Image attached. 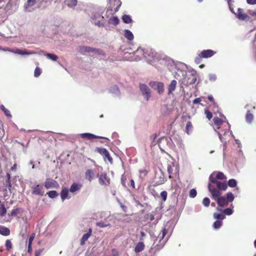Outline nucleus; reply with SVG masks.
<instances>
[{"label":"nucleus","instance_id":"a878e982","mask_svg":"<svg viewBox=\"0 0 256 256\" xmlns=\"http://www.w3.org/2000/svg\"><path fill=\"white\" fill-rule=\"evenodd\" d=\"M193 128L192 124L191 122L188 121L186 122V132L188 134H190Z\"/></svg>","mask_w":256,"mask_h":256},{"label":"nucleus","instance_id":"ea45409f","mask_svg":"<svg viewBox=\"0 0 256 256\" xmlns=\"http://www.w3.org/2000/svg\"><path fill=\"white\" fill-rule=\"evenodd\" d=\"M139 173H140V176L142 178H143L147 175V174L148 173V171L146 169L144 168V169L140 170Z\"/></svg>","mask_w":256,"mask_h":256},{"label":"nucleus","instance_id":"7c9ffc66","mask_svg":"<svg viewBox=\"0 0 256 256\" xmlns=\"http://www.w3.org/2000/svg\"><path fill=\"white\" fill-rule=\"evenodd\" d=\"M6 209L3 204H0V216H4L6 214Z\"/></svg>","mask_w":256,"mask_h":256},{"label":"nucleus","instance_id":"f8f14e48","mask_svg":"<svg viewBox=\"0 0 256 256\" xmlns=\"http://www.w3.org/2000/svg\"><path fill=\"white\" fill-rule=\"evenodd\" d=\"M114 6H112V4H110V6L108 8V10H110L111 11H114V12H117L119 8L121 6V2L119 0H113Z\"/></svg>","mask_w":256,"mask_h":256},{"label":"nucleus","instance_id":"393cba45","mask_svg":"<svg viewBox=\"0 0 256 256\" xmlns=\"http://www.w3.org/2000/svg\"><path fill=\"white\" fill-rule=\"evenodd\" d=\"M0 109L1 110H2L4 114L8 118H11L12 117V114H10V111L8 110L6 108H5V106L2 104L0 106Z\"/></svg>","mask_w":256,"mask_h":256},{"label":"nucleus","instance_id":"bb28decb","mask_svg":"<svg viewBox=\"0 0 256 256\" xmlns=\"http://www.w3.org/2000/svg\"><path fill=\"white\" fill-rule=\"evenodd\" d=\"M168 230L166 228V226H164L162 230V234H160L158 237L160 238V240H162L166 235L168 233Z\"/></svg>","mask_w":256,"mask_h":256},{"label":"nucleus","instance_id":"39448f33","mask_svg":"<svg viewBox=\"0 0 256 256\" xmlns=\"http://www.w3.org/2000/svg\"><path fill=\"white\" fill-rule=\"evenodd\" d=\"M104 16L98 13H94L91 17V22L99 27L103 26H104L103 20Z\"/></svg>","mask_w":256,"mask_h":256},{"label":"nucleus","instance_id":"09e8293b","mask_svg":"<svg viewBox=\"0 0 256 256\" xmlns=\"http://www.w3.org/2000/svg\"><path fill=\"white\" fill-rule=\"evenodd\" d=\"M168 193L166 191H162L160 193V196L163 202H165L167 198Z\"/></svg>","mask_w":256,"mask_h":256},{"label":"nucleus","instance_id":"a19ab883","mask_svg":"<svg viewBox=\"0 0 256 256\" xmlns=\"http://www.w3.org/2000/svg\"><path fill=\"white\" fill-rule=\"evenodd\" d=\"M204 114L206 115V117L208 119L210 120L212 118V114L208 108H205Z\"/></svg>","mask_w":256,"mask_h":256},{"label":"nucleus","instance_id":"0eeeda50","mask_svg":"<svg viewBox=\"0 0 256 256\" xmlns=\"http://www.w3.org/2000/svg\"><path fill=\"white\" fill-rule=\"evenodd\" d=\"M80 52L82 54L86 52H97L98 54H102V50L100 49L95 48L86 46H81L80 47Z\"/></svg>","mask_w":256,"mask_h":256},{"label":"nucleus","instance_id":"4be33fe9","mask_svg":"<svg viewBox=\"0 0 256 256\" xmlns=\"http://www.w3.org/2000/svg\"><path fill=\"white\" fill-rule=\"evenodd\" d=\"M68 190L67 188H65L62 189L60 192V196L62 200L68 198Z\"/></svg>","mask_w":256,"mask_h":256},{"label":"nucleus","instance_id":"20e7f679","mask_svg":"<svg viewBox=\"0 0 256 256\" xmlns=\"http://www.w3.org/2000/svg\"><path fill=\"white\" fill-rule=\"evenodd\" d=\"M216 54V52L215 51L211 50H204L194 58V62L196 64H199L202 62V58H210Z\"/></svg>","mask_w":256,"mask_h":256},{"label":"nucleus","instance_id":"6e6552de","mask_svg":"<svg viewBox=\"0 0 256 256\" xmlns=\"http://www.w3.org/2000/svg\"><path fill=\"white\" fill-rule=\"evenodd\" d=\"M98 182L100 184L108 186L110 184V178L106 173H101L98 175Z\"/></svg>","mask_w":256,"mask_h":256},{"label":"nucleus","instance_id":"69168bd1","mask_svg":"<svg viewBox=\"0 0 256 256\" xmlns=\"http://www.w3.org/2000/svg\"><path fill=\"white\" fill-rule=\"evenodd\" d=\"M172 170V168L171 166H168V174H170V176H169L170 178H171V177H172L171 176Z\"/></svg>","mask_w":256,"mask_h":256},{"label":"nucleus","instance_id":"4d7b16f0","mask_svg":"<svg viewBox=\"0 0 256 256\" xmlns=\"http://www.w3.org/2000/svg\"><path fill=\"white\" fill-rule=\"evenodd\" d=\"M6 176V178H7V180H6V182L10 186H11V184H10V174L9 173H7Z\"/></svg>","mask_w":256,"mask_h":256},{"label":"nucleus","instance_id":"f704fd0d","mask_svg":"<svg viewBox=\"0 0 256 256\" xmlns=\"http://www.w3.org/2000/svg\"><path fill=\"white\" fill-rule=\"evenodd\" d=\"M237 182L236 180L234 179H230L228 181V183L227 184V186L228 185L231 188H234L236 186Z\"/></svg>","mask_w":256,"mask_h":256},{"label":"nucleus","instance_id":"338daca9","mask_svg":"<svg viewBox=\"0 0 256 256\" xmlns=\"http://www.w3.org/2000/svg\"><path fill=\"white\" fill-rule=\"evenodd\" d=\"M120 206L122 208L124 212H127V207L126 206L122 204L121 203Z\"/></svg>","mask_w":256,"mask_h":256},{"label":"nucleus","instance_id":"5701e85b","mask_svg":"<svg viewBox=\"0 0 256 256\" xmlns=\"http://www.w3.org/2000/svg\"><path fill=\"white\" fill-rule=\"evenodd\" d=\"M119 22L120 20L117 16H112L108 20L109 24H112L114 26H117L119 24Z\"/></svg>","mask_w":256,"mask_h":256},{"label":"nucleus","instance_id":"2f4dec72","mask_svg":"<svg viewBox=\"0 0 256 256\" xmlns=\"http://www.w3.org/2000/svg\"><path fill=\"white\" fill-rule=\"evenodd\" d=\"M21 211V209L19 208H16L15 209H14L12 210L10 213H9L8 215L10 216H17L18 214L20 213Z\"/></svg>","mask_w":256,"mask_h":256},{"label":"nucleus","instance_id":"c85d7f7f","mask_svg":"<svg viewBox=\"0 0 256 256\" xmlns=\"http://www.w3.org/2000/svg\"><path fill=\"white\" fill-rule=\"evenodd\" d=\"M254 118L253 114L250 112V110H248L246 112V119L247 122L250 123Z\"/></svg>","mask_w":256,"mask_h":256},{"label":"nucleus","instance_id":"49530a36","mask_svg":"<svg viewBox=\"0 0 256 256\" xmlns=\"http://www.w3.org/2000/svg\"><path fill=\"white\" fill-rule=\"evenodd\" d=\"M196 194H197V192L195 189L192 188L190 190L189 196L190 198H194L196 196Z\"/></svg>","mask_w":256,"mask_h":256},{"label":"nucleus","instance_id":"a211bd4d","mask_svg":"<svg viewBox=\"0 0 256 256\" xmlns=\"http://www.w3.org/2000/svg\"><path fill=\"white\" fill-rule=\"evenodd\" d=\"M177 82L176 80H172L168 86V94H172L176 90Z\"/></svg>","mask_w":256,"mask_h":256},{"label":"nucleus","instance_id":"13d9d810","mask_svg":"<svg viewBox=\"0 0 256 256\" xmlns=\"http://www.w3.org/2000/svg\"><path fill=\"white\" fill-rule=\"evenodd\" d=\"M166 180V178L163 176L162 178L160 177V180L158 181H157L156 182L158 184H164V182Z\"/></svg>","mask_w":256,"mask_h":256},{"label":"nucleus","instance_id":"ddd939ff","mask_svg":"<svg viewBox=\"0 0 256 256\" xmlns=\"http://www.w3.org/2000/svg\"><path fill=\"white\" fill-rule=\"evenodd\" d=\"M85 178L88 182H91L95 177V173L94 170L92 169H88L84 174Z\"/></svg>","mask_w":256,"mask_h":256},{"label":"nucleus","instance_id":"0e129e2a","mask_svg":"<svg viewBox=\"0 0 256 256\" xmlns=\"http://www.w3.org/2000/svg\"><path fill=\"white\" fill-rule=\"evenodd\" d=\"M246 2L250 4H256V0H246Z\"/></svg>","mask_w":256,"mask_h":256},{"label":"nucleus","instance_id":"423d86ee","mask_svg":"<svg viewBox=\"0 0 256 256\" xmlns=\"http://www.w3.org/2000/svg\"><path fill=\"white\" fill-rule=\"evenodd\" d=\"M31 188L32 194L42 196L44 194L43 186L38 184L36 182L34 183Z\"/></svg>","mask_w":256,"mask_h":256},{"label":"nucleus","instance_id":"864d4df0","mask_svg":"<svg viewBox=\"0 0 256 256\" xmlns=\"http://www.w3.org/2000/svg\"><path fill=\"white\" fill-rule=\"evenodd\" d=\"M232 212L233 210L230 208H226L224 210V213L226 215H230Z\"/></svg>","mask_w":256,"mask_h":256},{"label":"nucleus","instance_id":"aec40b11","mask_svg":"<svg viewBox=\"0 0 256 256\" xmlns=\"http://www.w3.org/2000/svg\"><path fill=\"white\" fill-rule=\"evenodd\" d=\"M0 234L4 236H9L10 234V230L8 228L0 226Z\"/></svg>","mask_w":256,"mask_h":256},{"label":"nucleus","instance_id":"3c124183","mask_svg":"<svg viewBox=\"0 0 256 256\" xmlns=\"http://www.w3.org/2000/svg\"><path fill=\"white\" fill-rule=\"evenodd\" d=\"M203 204L206 206H208L210 204V200L208 198H205L202 200Z\"/></svg>","mask_w":256,"mask_h":256},{"label":"nucleus","instance_id":"a18cd8bd","mask_svg":"<svg viewBox=\"0 0 256 256\" xmlns=\"http://www.w3.org/2000/svg\"><path fill=\"white\" fill-rule=\"evenodd\" d=\"M96 150V152H98L102 156H104V154H106L105 153H106L107 151V150L106 148H97Z\"/></svg>","mask_w":256,"mask_h":256},{"label":"nucleus","instance_id":"680f3d73","mask_svg":"<svg viewBox=\"0 0 256 256\" xmlns=\"http://www.w3.org/2000/svg\"><path fill=\"white\" fill-rule=\"evenodd\" d=\"M14 52L16 54H26L22 50H18V49H16V52Z\"/></svg>","mask_w":256,"mask_h":256},{"label":"nucleus","instance_id":"5fc2aeb1","mask_svg":"<svg viewBox=\"0 0 256 256\" xmlns=\"http://www.w3.org/2000/svg\"><path fill=\"white\" fill-rule=\"evenodd\" d=\"M35 236V234H32L29 238L28 241V245H32V242Z\"/></svg>","mask_w":256,"mask_h":256},{"label":"nucleus","instance_id":"412c9836","mask_svg":"<svg viewBox=\"0 0 256 256\" xmlns=\"http://www.w3.org/2000/svg\"><path fill=\"white\" fill-rule=\"evenodd\" d=\"M144 244L142 242H138L134 248V252L136 253L140 252L144 250Z\"/></svg>","mask_w":256,"mask_h":256},{"label":"nucleus","instance_id":"cd10ccee","mask_svg":"<svg viewBox=\"0 0 256 256\" xmlns=\"http://www.w3.org/2000/svg\"><path fill=\"white\" fill-rule=\"evenodd\" d=\"M160 94H162L164 92V84L162 82H159L156 89Z\"/></svg>","mask_w":256,"mask_h":256},{"label":"nucleus","instance_id":"6ab92c4d","mask_svg":"<svg viewBox=\"0 0 256 256\" xmlns=\"http://www.w3.org/2000/svg\"><path fill=\"white\" fill-rule=\"evenodd\" d=\"M64 4L68 7L74 8L78 4L77 0H64Z\"/></svg>","mask_w":256,"mask_h":256},{"label":"nucleus","instance_id":"de8ad7c7","mask_svg":"<svg viewBox=\"0 0 256 256\" xmlns=\"http://www.w3.org/2000/svg\"><path fill=\"white\" fill-rule=\"evenodd\" d=\"M126 176L124 174H122L121 178V184L124 187L126 188Z\"/></svg>","mask_w":256,"mask_h":256},{"label":"nucleus","instance_id":"8fccbe9b","mask_svg":"<svg viewBox=\"0 0 256 256\" xmlns=\"http://www.w3.org/2000/svg\"><path fill=\"white\" fill-rule=\"evenodd\" d=\"M41 74V70L38 67H36L34 70V75L36 77H38Z\"/></svg>","mask_w":256,"mask_h":256},{"label":"nucleus","instance_id":"dca6fc26","mask_svg":"<svg viewBox=\"0 0 256 256\" xmlns=\"http://www.w3.org/2000/svg\"><path fill=\"white\" fill-rule=\"evenodd\" d=\"M80 137L82 138H86L90 140H91L94 138H105L104 137L97 136L90 133L81 134Z\"/></svg>","mask_w":256,"mask_h":256},{"label":"nucleus","instance_id":"c03bdc74","mask_svg":"<svg viewBox=\"0 0 256 256\" xmlns=\"http://www.w3.org/2000/svg\"><path fill=\"white\" fill-rule=\"evenodd\" d=\"M96 226L100 228H106L110 226V224H106L103 222H99L96 223Z\"/></svg>","mask_w":256,"mask_h":256},{"label":"nucleus","instance_id":"4468645a","mask_svg":"<svg viewBox=\"0 0 256 256\" xmlns=\"http://www.w3.org/2000/svg\"><path fill=\"white\" fill-rule=\"evenodd\" d=\"M40 0H28L24 8L26 11L31 12L34 10L33 6L34 4L38 2Z\"/></svg>","mask_w":256,"mask_h":256},{"label":"nucleus","instance_id":"f3484780","mask_svg":"<svg viewBox=\"0 0 256 256\" xmlns=\"http://www.w3.org/2000/svg\"><path fill=\"white\" fill-rule=\"evenodd\" d=\"M92 229L90 228L88 232L83 235L82 237L80 240V244L81 246H83L85 244L86 242L88 239V238L92 236Z\"/></svg>","mask_w":256,"mask_h":256},{"label":"nucleus","instance_id":"c756f323","mask_svg":"<svg viewBox=\"0 0 256 256\" xmlns=\"http://www.w3.org/2000/svg\"><path fill=\"white\" fill-rule=\"evenodd\" d=\"M188 85L192 84H195L197 81V78L196 76L194 74H192L188 78Z\"/></svg>","mask_w":256,"mask_h":256},{"label":"nucleus","instance_id":"37998d69","mask_svg":"<svg viewBox=\"0 0 256 256\" xmlns=\"http://www.w3.org/2000/svg\"><path fill=\"white\" fill-rule=\"evenodd\" d=\"M6 250L9 251L12 248V244L10 240H7L5 243Z\"/></svg>","mask_w":256,"mask_h":256},{"label":"nucleus","instance_id":"b1692460","mask_svg":"<svg viewBox=\"0 0 256 256\" xmlns=\"http://www.w3.org/2000/svg\"><path fill=\"white\" fill-rule=\"evenodd\" d=\"M124 36L129 40H132L134 39V36L132 33L128 30H124Z\"/></svg>","mask_w":256,"mask_h":256},{"label":"nucleus","instance_id":"f03ea898","mask_svg":"<svg viewBox=\"0 0 256 256\" xmlns=\"http://www.w3.org/2000/svg\"><path fill=\"white\" fill-rule=\"evenodd\" d=\"M208 188L212 194L211 198L216 200L219 206L223 207L228 206V200L225 197L221 196L222 190L217 189L212 184H208Z\"/></svg>","mask_w":256,"mask_h":256},{"label":"nucleus","instance_id":"e433bc0d","mask_svg":"<svg viewBox=\"0 0 256 256\" xmlns=\"http://www.w3.org/2000/svg\"><path fill=\"white\" fill-rule=\"evenodd\" d=\"M228 200V202L229 203L230 202H232L234 200V196L233 194L229 192L226 194V198Z\"/></svg>","mask_w":256,"mask_h":256},{"label":"nucleus","instance_id":"774afa93","mask_svg":"<svg viewBox=\"0 0 256 256\" xmlns=\"http://www.w3.org/2000/svg\"><path fill=\"white\" fill-rule=\"evenodd\" d=\"M248 14H249L250 15H251L252 16H256V12H252V10H249L248 11Z\"/></svg>","mask_w":256,"mask_h":256},{"label":"nucleus","instance_id":"f257e3e1","mask_svg":"<svg viewBox=\"0 0 256 256\" xmlns=\"http://www.w3.org/2000/svg\"><path fill=\"white\" fill-rule=\"evenodd\" d=\"M226 178V176L222 172H213L210 175L209 180L210 182L208 184H212L217 189L226 190L228 186L226 182L218 181V180H223Z\"/></svg>","mask_w":256,"mask_h":256},{"label":"nucleus","instance_id":"9d476101","mask_svg":"<svg viewBox=\"0 0 256 256\" xmlns=\"http://www.w3.org/2000/svg\"><path fill=\"white\" fill-rule=\"evenodd\" d=\"M140 88L146 100H148L150 97V92L148 86L144 84H140Z\"/></svg>","mask_w":256,"mask_h":256},{"label":"nucleus","instance_id":"6e6d98bb","mask_svg":"<svg viewBox=\"0 0 256 256\" xmlns=\"http://www.w3.org/2000/svg\"><path fill=\"white\" fill-rule=\"evenodd\" d=\"M44 248H40L35 251V256H40L43 252Z\"/></svg>","mask_w":256,"mask_h":256},{"label":"nucleus","instance_id":"603ef678","mask_svg":"<svg viewBox=\"0 0 256 256\" xmlns=\"http://www.w3.org/2000/svg\"><path fill=\"white\" fill-rule=\"evenodd\" d=\"M159 82H150V83H149V85L150 87H152V88L156 90L157 86H158V83Z\"/></svg>","mask_w":256,"mask_h":256},{"label":"nucleus","instance_id":"7ed1b4c3","mask_svg":"<svg viewBox=\"0 0 256 256\" xmlns=\"http://www.w3.org/2000/svg\"><path fill=\"white\" fill-rule=\"evenodd\" d=\"M213 122L214 124V129L217 132L218 137L222 142H223L222 134L224 136L226 135L228 132L226 130H223L221 128V126H223L224 122L220 118L214 117L213 119Z\"/></svg>","mask_w":256,"mask_h":256},{"label":"nucleus","instance_id":"e2e57ef3","mask_svg":"<svg viewBox=\"0 0 256 256\" xmlns=\"http://www.w3.org/2000/svg\"><path fill=\"white\" fill-rule=\"evenodd\" d=\"M201 101H202L201 98H195L193 100V103L194 104H196L200 103Z\"/></svg>","mask_w":256,"mask_h":256},{"label":"nucleus","instance_id":"bf43d9fd","mask_svg":"<svg viewBox=\"0 0 256 256\" xmlns=\"http://www.w3.org/2000/svg\"><path fill=\"white\" fill-rule=\"evenodd\" d=\"M216 77L214 74H210L209 75V80L211 82H214L216 80Z\"/></svg>","mask_w":256,"mask_h":256},{"label":"nucleus","instance_id":"9b49d317","mask_svg":"<svg viewBox=\"0 0 256 256\" xmlns=\"http://www.w3.org/2000/svg\"><path fill=\"white\" fill-rule=\"evenodd\" d=\"M236 16L239 20H249L250 19V16L247 14H245L244 10L241 8L238 9Z\"/></svg>","mask_w":256,"mask_h":256},{"label":"nucleus","instance_id":"2eb2a0df","mask_svg":"<svg viewBox=\"0 0 256 256\" xmlns=\"http://www.w3.org/2000/svg\"><path fill=\"white\" fill-rule=\"evenodd\" d=\"M82 185L80 183L74 182L70 188V192L72 194H74L80 190Z\"/></svg>","mask_w":256,"mask_h":256},{"label":"nucleus","instance_id":"473e14b6","mask_svg":"<svg viewBox=\"0 0 256 256\" xmlns=\"http://www.w3.org/2000/svg\"><path fill=\"white\" fill-rule=\"evenodd\" d=\"M122 20L126 24H130L132 22V20L129 15L124 14L122 16Z\"/></svg>","mask_w":256,"mask_h":256},{"label":"nucleus","instance_id":"79ce46f5","mask_svg":"<svg viewBox=\"0 0 256 256\" xmlns=\"http://www.w3.org/2000/svg\"><path fill=\"white\" fill-rule=\"evenodd\" d=\"M46 56L54 61H56L58 58V56L56 54L48 53L46 54Z\"/></svg>","mask_w":256,"mask_h":256},{"label":"nucleus","instance_id":"052dcab7","mask_svg":"<svg viewBox=\"0 0 256 256\" xmlns=\"http://www.w3.org/2000/svg\"><path fill=\"white\" fill-rule=\"evenodd\" d=\"M208 100H209L210 102H212V103H213V104H214V105H216V102H214V98H213L212 96V95H209V96H208Z\"/></svg>","mask_w":256,"mask_h":256},{"label":"nucleus","instance_id":"1a4fd4ad","mask_svg":"<svg viewBox=\"0 0 256 256\" xmlns=\"http://www.w3.org/2000/svg\"><path fill=\"white\" fill-rule=\"evenodd\" d=\"M44 186L47 189L57 188L59 186V184L56 180L50 178H47L44 182Z\"/></svg>","mask_w":256,"mask_h":256},{"label":"nucleus","instance_id":"c9c22d12","mask_svg":"<svg viewBox=\"0 0 256 256\" xmlns=\"http://www.w3.org/2000/svg\"><path fill=\"white\" fill-rule=\"evenodd\" d=\"M214 217L215 219L222 220L225 218L226 216L222 214L214 213Z\"/></svg>","mask_w":256,"mask_h":256},{"label":"nucleus","instance_id":"58836bf2","mask_svg":"<svg viewBox=\"0 0 256 256\" xmlns=\"http://www.w3.org/2000/svg\"><path fill=\"white\" fill-rule=\"evenodd\" d=\"M222 221L217 220L215 221L213 224V227L216 229L219 228L222 226Z\"/></svg>","mask_w":256,"mask_h":256},{"label":"nucleus","instance_id":"4c0bfd02","mask_svg":"<svg viewBox=\"0 0 256 256\" xmlns=\"http://www.w3.org/2000/svg\"><path fill=\"white\" fill-rule=\"evenodd\" d=\"M105 154H104L103 156L104 158V160L107 159L109 161V162L112 164V162L113 160L112 158L110 156L107 150L106 153Z\"/></svg>","mask_w":256,"mask_h":256},{"label":"nucleus","instance_id":"72a5a7b5","mask_svg":"<svg viewBox=\"0 0 256 256\" xmlns=\"http://www.w3.org/2000/svg\"><path fill=\"white\" fill-rule=\"evenodd\" d=\"M48 197L51 198H54L57 197L58 195V193L56 190H51L47 193Z\"/></svg>","mask_w":256,"mask_h":256}]
</instances>
